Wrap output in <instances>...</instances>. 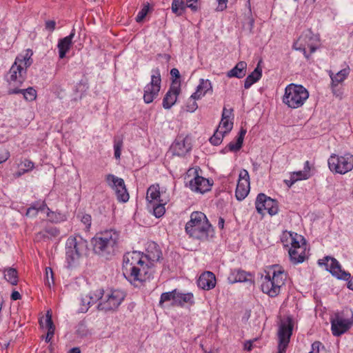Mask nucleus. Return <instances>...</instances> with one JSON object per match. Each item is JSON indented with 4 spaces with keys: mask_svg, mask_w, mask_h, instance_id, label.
Listing matches in <instances>:
<instances>
[{
    "mask_svg": "<svg viewBox=\"0 0 353 353\" xmlns=\"http://www.w3.org/2000/svg\"><path fill=\"white\" fill-rule=\"evenodd\" d=\"M247 63L245 61H239L236 65L227 72V77L229 78L236 77L241 79L246 74Z\"/></svg>",
    "mask_w": 353,
    "mask_h": 353,
    "instance_id": "obj_27",
    "label": "nucleus"
},
{
    "mask_svg": "<svg viewBox=\"0 0 353 353\" xmlns=\"http://www.w3.org/2000/svg\"><path fill=\"white\" fill-rule=\"evenodd\" d=\"M76 334L83 338L85 336H87L88 334H90V332L88 329L87 328V326L83 323H79L77 325V329L76 330Z\"/></svg>",
    "mask_w": 353,
    "mask_h": 353,
    "instance_id": "obj_46",
    "label": "nucleus"
},
{
    "mask_svg": "<svg viewBox=\"0 0 353 353\" xmlns=\"http://www.w3.org/2000/svg\"><path fill=\"white\" fill-rule=\"evenodd\" d=\"M309 97V92L302 85L290 83L285 88L283 103L288 107L296 109L303 105Z\"/></svg>",
    "mask_w": 353,
    "mask_h": 353,
    "instance_id": "obj_5",
    "label": "nucleus"
},
{
    "mask_svg": "<svg viewBox=\"0 0 353 353\" xmlns=\"http://www.w3.org/2000/svg\"><path fill=\"white\" fill-rule=\"evenodd\" d=\"M319 264L324 265L325 269L337 279L349 281L348 288L353 290V277L350 279V274L341 269L340 263L336 259L325 256L323 259L319 261Z\"/></svg>",
    "mask_w": 353,
    "mask_h": 353,
    "instance_id": "obj_11",
    "label": "nucleus"
},
{
    "mask_svg": "<svg viewBox=\"0 0 353 353\" xmlns=\"http://www.w3.org/2000/svg\"><path fill=\"white\" fill-rule=\"evenodd\" d=\"M187 4L183 0H173L172 3V11L177 16H181L187 8Z\"/></svg>",
    "mask_w": 353,
    "mask_h": 353,
    "instance_id": "obj_39",
    "label": "nucleus"
},
{
    "mask_svg": "<svg viewBox=\"0 0 353 353\" xmlns=\"http://www.w3.org/2000/svg\"><path fill=\"white\" fill-rule=\"evenodd\" d=\"M288 234L290 244L288 254L290 261L293 264L301 263L307 258L305 241L303 236L297 233L290 232Z\"/></svg>",
    "mask_w": 353,
    "mask_h": 353,
    "instance_id": "obj_7",
    "label": "nucleus"
},
{
    "mask_svg": "<svg viewBox=\"0 0 353 353\" xmlns=\"http://www.w3.org/2000/svg\"><path fill=\"white\" fill-rule=\"evenodd\" d=\"M11 299L13 301H17L21 299V294L17 291H14L11 294Z\"/></svg>",
    "mask_w": 353,
    "mask_h": 353,
    "instance_id": "obj_64",
    "label": "nucleus"
},
{
    "mask_svg": "<svg viewBox=\"0 0 353 353\" xmlns=\"http://www.w3.org/2000/svg\"><path fill=\"white\" fill-rule=\"evenodd\" d=\"M149 10L148 6H144L143 8L139 12L136 17V21L137 22H141L143 20V19L147 15Z\"/></svg>",
    "mask_w": 353,
    "mask_h": 353,
    "instance_id": "obj_51",
    "label": "nucleus"
},
{
    "mask_svg": "<svg viewBox=\"0 0 353 353\" xmlns=\"http://www.w3.org/2000/svg\"><path fill=\"white\" fill-rule=\"evenodd\" d=\"M88 242L80 236H70L65 243V259L67 267L72 268L78 263L79 259L85 254Z\"/></svg>",
    "mask_w": 353,
    "mask_h": 353,
    "instance_id": "obj_4",
    "label": "nucleus"
},
{
    "mask_svg": "<svg viewBox=\"0 0 353 353\" xmlns=\"http://www.w3.org/2000/svg\"><path fill=\"white\" fill-rule=\"evenodd\" d=\"M31 50H26L24 54L18 55L8 71L6 79L10 88H20L26 79L27 69L32 64Z\"/></svg>",
    "mask_w": 353,
    "mask_h": 353,
    "instance_id": "obj_2",
    "label": "nucleus"
},
{
    "mask_svg": "<svg viewBox=\"0 0 353 353\" xmlns=\"http://www.w3.org/2000/svg\"><path fill=\"white\" fill-rule=\"evenodd\" d=\"M331 330L335 336H339L345 333L351 327L352 322L339 316L331 319Z\"/></svg>",
    "mask_w": 353,
    "mask_h": 353,
    "instance_id": "obj_19",
    "label": "nucleus"
},
{
    "mask_svg": "<svg viewBox=\"0 0 353 353\" xmlns=\"http://www.w3.org/2000/svg\"><path fill=\"white\" fill-rule=\"evenodd\" d=\"M233 127V122L228 119L221 118L218 130L222 131L223 133L227 134L231 131Z\"/></svg>",
    "mask_w": 353,
    "mask_h": 353,
    "instance_id": "obj_44",
    "label": "nucleus"
},
{
    "mask_svg": "<svg viewBox=\"0 0 353 353\" xmlns=\"http://www.w3.org/2000/svg\"><path fill=\"white\" fill-rule=\"evenodd\" d=\"M228 0H218V3H219V6H218V10H223L224 9L226 8V3H227Z\"/></svg>",
    "mask_w": 353,
    "mask_h": 353,
    "instance_id": "obj_63",
    "label": "nucleus"
},
{
    "mask_svg": "<svg viewBox=\"0 0 353 353\" xmlns=\"http://www.w3.org/2000/svg\"><path fill=\"white\" fill-rule=\"evenodd\" d=\"M40 324L42 325V327L46 328L47 330L54 326L52 319V315L49 312H47L45 317V325H43L42 320L40 321Z\"/></svg>",
    "mask_w": 353,
    "mask_h": 353,
    "instance_id": "obj_50",
    "label": "nucleus"
},
{
    "mask_svg": "<svg viewBox=\"0 0 353 353\" xmlns=\"http://www.w3.org/2000/svg\"><path fill=\"white\" fill-rule=\"evenodd\" d=\"M105 180L108 185L115 192L119 201L125 203L128 201L129 194L123 179L109 174L106 175Z\"/></svg>",
    "mask_w": 353,
    "mask_h": 353,
    "instance_id": "obj_13",
    "label": "nucleus"
},
{
    "mask_svg": "<svg viewBox=\"0 0 353 353\" xmlns=\"http://www.w3.org/2000/svg\"><path fill=\"white\" fill-rule=\"evenodd\" d=\"M4 278L11 285H17L18 282V273L17 270L12 268H8L5 269Z\"/></svg>",
    "mask_w": 353,
    "mask_h": 353,
    "instance_id": "obj_36",
    "label": "nucleus"
},
{
    "mask_svg": "<svg viewBox=\"0 0 353 353\" xmlns=\"http://www.w3.org/2000/svg\"><path fill=\"white\" fill-rule=\"evenodd\" d=\"M186 1H187L188 8H190L193 11H196L197 10V6L194 3H196L198 0H186Z\"/></svg>",
    "mask_w": 353,
    "mask_h": 353,
    "instance_id": "obj_58",
    "label": "nucleus"
},
{
    "mask_svg": "<svg viewBox=\"0 0 353 353\" xmlns=\"http://www.w3.org/2000/svg\"><path fill=\"white\" fill-rule=\"evenodd\" d=\"M307 34H301L296 42L293 44V48L296 50H299L303 52L304 56L308 59L309 56L306 53V43L305 42Z\"/></svg>",
    "mask_w": 353,
    "mask_h": 353,
    "instance_id": "obj_37",
    "label": "nucleus"
},
{
    "mask_svg": "<svg viewBox=\"0 0 353 353\" xmlns=\"http://www.w3.org/2000/svg\"><path fill=\"white\" fill-rule=\"evenodd\" d=\"M39 202H36L34 203H33L27 210V212H26V215L27 216H30L31 214L32 215H36L37 214L38 212L39 211Z\"/></svg>",
    "mask_w": 353,
    "mask_h": 353,
    "instance_id": "obj_52",
    "label": "nucleus"
},
{
    "mask_svg": "<svg viewBox=\"0 0 353 353\" xmlns=\"http://www.w3.org/2000/svg\"><path fill=\"white\" fill-rule=\"evenodd\" d=\"M250 191V176L246 170H241L239 175V180L235 191L236 199L242 201Z\"/></svg>",
    "mask_w": 353,
    "mask_h": 353,
    "instance_id": "obj_17",
    "label": "nucleus"
},
{
    "mask_svg": "<svg viewBox=\"0 0 353 353\" xmlns=\"http://www.w3.org/2000/svg\"><path fill=\"white\" fill-rule=\"evenodd\" d=\"M322 343L319 341H315L312 345V350L309 353H319L320 347Z\"/></svg>",
    "mask_w": 353,
    "mask_h": 353,
    "instance_id": "obj_57",
    "label": "nucleus"
},
{
    "mask_svg": "<svg viewBox=\"0 0 353 353\" xmlns=\"http://www.w3.org/2000/svg\"><path fill=\"white\" fill-rule=\"evenodd\" d=\"M180 92V81L172 80L170 88L163 99V107L165 109H170L176 103Z\"/></svg>",
    "mask_w": 353,
    "mask_h": 353,
    "instance_id": "obj_18",
    "label": "nucleus"
},
{
    "mask_svg": "<svg viewBox=\"0 0 353 353\" xmlns=\"http://www.w3.org/2000/svg\"><path fill=\"white\" fill-rule=\"evenodd\" d=\"M232 109L228 110L225 108H224L223 110L222 118L225 117V119H230V117L232 114Z\"/></svg>",
    "mask_w": 353,
    "mask_h": 353,
    "instance_id": "obj_62",
    "label": "nucleus"
},
{
    "mask_svg": "<svg viewBox=\"0 0 353 353\" xmlns=\"http://www.w3.org/2000/svg\"><path fill=\"white\" fill-rule=\"evenodd\" d=\"M122 146H123L122 140L115 139L114 141V157L117 159H120Z\"/></svg>",
    "mask_w": 353,
    "mask_h": 353,
    "instance_id": "obj_47",
    "label": "nucleus"
},
{
    "mask_svg": "<svg viewBox=\"0 0 353 353\" xmlns=\"http://www.w3.org/2000/svg\"><path fill=\"white\" fill-rule=\"evenodd\" d=\"M9 94H22L23 98L28 101H32L37 98V91L32 87L27 89H20L19 88H9L8 90Z\"/></svg>",
    "mask_w": 353,
    "mask_h": 353,
    "instance_id": "obj_26",
    "label": "nucleus"
},
{
    "mask_svg": "<svg viewBox=\"0 0 353 353\" xmlns=\"http://www.w3.org/2000/svg\"><path fill=\"white\" fill-rule=\"evenodd\" d=\"M59 230L56 227H47L36 234L37 240L50 239L59 235Z\"/></svg>",
    "mask_w": 353,
    "mask_h": 353,
    "instance_id": "obj_33",
    "label": "nucleus"
},
{
    "mask_svg": "<svg viewBox=\"0 0 353 353\" xmlns=\"http://www.w3.org/2000/svg\"><path fill=\"white\" fill-rule=\"evenodd\" d=\"M103 290L99 289L86 295V296H88V301L91 305L96 303L97 301H99V303L101 302V299L103 298Z\"/></svg>",
    "mask_w": 353,
    "mask_h": 353,
    "instance_id": "obj_43",
    "label": "nucleus"
},
{
    "mask_svg": "<svg viewBox=\"0 0 353 353\" xmlns=\"http://www.w3.org/2000/svg\"><path fill=\"white\" fill-rule=\"evenodd\" d=\"M9 157V151L4 147H0V164L7 161Z\"/></svg>",
    "mask_w": 353,
    "mask_h": 353,
    "instance_id": "obj_53",
    "label": "nucleus"
},
{
    "mask_svg": "<svg viewBox=\"0 0 353 353\" xmlns=\"http://www.w3.org/2000/svg\"><path fill=\"white\" fill-rule=\"evenodd\" d=\"M151 81L144 88L143 100L146 103H152L157 97L161 88V74L159 68L152 70Z\"/></svg>",
    "mask_w": 353,
    "mask_h": 353,
    "instance_id": "obj_12",
    "label": "nucleus"
},
{
    "mask_svg": "<svg viewBox=\"0 0 353 353\" xmlns=\"http://www.w3.org/2000/svg\"><path fill=\"white\" fill-rule=\"evenodd\" d=\"M154 273L153 267L147 262L133 266L123 272L125 277L135 286L150 279Z\"/></svg>",
    "mask_w": 353,
    "mask_h": 353,
    "instance_id": "obj_8",
    "label": "nucleus"
},
{
    "mask_svg": "<svg viewBox=\"0 0 353 353\" xmlns=\"http://www.w3.org/2000/svg\"><path fill=\"white\" fill-rule=\"evenodd\" d=\"M146 199L148 204H152L161 201L160 199V190L158 184L152 185L148 188L146 194Z\"/></svg>",
    "mask_w": 353,
    "mask_h": 353,
    "instance_id": "obj_32",
    "label": "nucleus"
},
{
    "mask_svg": "<svg viewBox=\"0 0 353 353\" xmlns=\"http://www.w3.org/2000/svg\"><path fill=\"white\" fill-rule=\"evenodd\" d=\"M212 90L211 81L208 79H201L196 91L191 95L192 99H199L209 90Z\"/></svg>",
    "mask_w": 353,
    "mask_h": 353,
    "instance_id": "obj_25",
    "label": "nucleus"
},
{
    "mask_svg": "<svg viewBox=\"0 0 353 353\" xmlns=\"http://www.w3.org/2000/svg\"><path fill=\"white\" fill-rule=\"evenodd\" d=\"M146 262L144 259V255L137 251L127 252L123 256V272L127 271L128 269L133 266H139V264H143Z\"/></svg>",
    "mask_w": 353,
    "mask_h": 353,
    "instance_id": "obj_20",
    "label": "nucleus"
},
{
    "mask_svg": "<svg viewBox=\"0 0 353 353\" xmlns=\"http://www.w3.org/2000/svg\"><path fill=\"white\" fill-rule=\"evenodd\" d=\"M247 272L243 270H233L230 272L228 279L230 283L245 282L247 281Z\"/></svg>",
    "mask_w": 353,
    "mask_h": 353,
    "instance_id": "obj_35",
    "label": "nucleus"
},
{
    "mask_svg": "<svg viewBox=\"0 0 353 353\" xmlns=\"http://www.w3.org/2000/svg\"><path fill=\"white\" fill-rule=\"evenodd\" d=\"M185 229L190 237L201 241L207 240L213 231L205 214L198 211L191 214Z\"/></svg>",
    "mask_w": 353,
    "mask_h": 353,
    "instance_id": "obj_3",
    "label": "nucleus"
},
{
    "mask_svg": "<svg viewBox=\"0 0 353 353\" xmlns=\"http://www.w3.org/2000/svg\"><path fill=\"white\" fill-rule=\"evenodd\" d=\"M255 206L257 212L261 214H263L264 210H267L271 216L276 214L279 211L277 201L263 193L258 194L255 201Z\"/></svg>",
    "mask_w": 353,
    "mask_h": 353,
    "instance_id": "obj_15",
    "label": "nucleus"
},
{
    "mask_svg": "<svg viewBox=\"0 0 353 353\" xmlns=\"http://www.w3.org/2000/svg\"><path fill=\"white\" fill-rule=\"evenodd\" d=\"M256 341V339L254 340H250V341H247L246 342H245L244 343V350H247V351H251L252 350V347H253V343Z\"/></svg>",
    "mask_w": 353,
    "mask_h": 353,
    "instance_id": "obj_60",
    "label": "nucleus"
},
{
    "mask_svg": "<svg viewBox=\"0 0 353 353\" xmlns=\"http://www.w3.org/2000/svg\"><path fill=\"white\" fill-rule=\"evenodd\" d=\"M55 21H48L46 22V28L50 31H53L55 28Z\"/></svg>",
    "mask_w": 353,
    "mask_h": 353,
    "instance_id": "obj_61",
    "label": "nucleus"
},
{
    "mask_svg": "<svg viewBox=\"0 0 353 353\" xmlns=\"http://www.w3.org/2000/svg\"><path fill=\"white\" fill-rule=\"evenodd\" d=\"M146 251L147 254L144 255V259L153 267L154 263L159 261L162 258L161 250L157 243L152 242L149 243Z\"/></svg>",
    "mask_w": 353,
    "mask_h": 353,
    "instance_id": "obj_22",
    "label": "nucleus"
},
{
    "mask_svg": "<svg viewBox=\"0 0 353 353\" xmlns=\"http://www.w3.org/2000/svg\"><path fill=\"white\" fill-rule=\"evenodd\" d=\"M262 76V69L258 65L254 71L250 74L244 82V88L249 89L254 83L257 82Z\"/></svg>",
    "mask_w": 353,
    "mask_h": 353,
    "instance_id": "obj_31",
    "label": "nucleus"
},
{
    "mask_svg": "<svg viewBox=\"0 0 353 353\" xmlns=\"http://www.w3.org/2000/svg\"><path fill=\"white\" fill-rule=\"evenodd\" d=\"M125 297L123 291L119 290H110L103 291L101 302L99 303L97 308L101 311L115 310L121 305Z\"/></svg>",
    "mask_w": 353,
    "mask_h": 353,
    "instance_id": "obj_9",
    "label": "nucleus"
},
{
    "mask_svg": "<svg viewBox=\"0 0 353 353\" xmlns=\"http://www.w3.org/2000/svg\"><path fill=\"white\" fill-rule=\"evenodd\" d=\"M225 134L222 131L217 129L213 136L210 138V142L214 145H219L222 142Z\"/></svg>",
    "mask_w": 353,
    "mask_h": 353,
    "instance_id": "obj_45",
    "label": "nucleus"
},
{
    "mask_svg": "<svg viewBox=\"0 0 353 353\" xmlns=\"http://www.w3.org/2000/svg\"><path fill=\"white\" fill-rule=\"evenodd\" d=\"M349 72L350 68L348 67L339 71L335 74L332 71H330L329 74L332 79V88H334L337 86L339 83H342L347 77Z\"/></svg>",
    "mask_w": 353,
    "mask_h": 353,
    "instance_id": "obj_30",
    "label": "nucleus"
},
{
    "mask_svg": "<svg viewBox=\"0 0 353 353\" xmlns=\"http://www.w3.org/2000/svg\"><path fill=\"white\" fill-rule=\"evenodd\" d=\"M195 100L196 99H192L191 97L190 98L186 105L187 111L193 112L197 109L198 105Z\"/></svg>",
    "mask_w": 353,
    "mask_h": 353,
    "instance_id": "obj_54",
    "label": "nucleus"
},
{
    "mask_svg": "<svg viewBox=\"0 0 353 353\" xmlns=\"http://www.w3.org/2000/svg\"><path fill=\"white\" fill-rule=\"evenodd\" d=\"M55 331V326L48 329L47 334L46 336V342L49 343L51 341Z\"/></svg>",
    "mask_w": 353,
    "mask_h": 353,
    "instance_id": "obj_56",
    "label": "nucleus"
},
{
    "mask_svg": "<svg viewBox=\"0 0 353 353\" xmlns=\"http://www.w3.org/2000/svg\"><path fill=\"white\" fill-rule=\"evenodd\" d=\"M165 203H163V201H157V203H154L152 204H148V208H152L153 210V214L154 215L159 218L162 216L165 212Z\"/></svg>",
    "mask_w": 353,
    "mask_h": 353,
    "instance_id": "obj_38",
    "label": "nucleus"
},
{
    "mask_svg": "<svg viewBox=\"0 0 353 353\" xmlns=\"http://www.w3.org/2000/svg\"><path fill=\"white\" fill-rule=\"evenodd\" d=\"M170 74L172 78H174L173 80L179 81L178 79L180 78V73L178 69L172 68L170 70Z\"/></svg>",
    "mask_w": 353,
    "mask_h": 353,
    "instance_id": "obj_59",
    "label": "nucleus"
},
{
    "mask_svg": "<svg viewBox=\"0 0 353 353\" xmlns=\"http://www.w3.org/2000/svg\"><path fill=\"white\" fill-rule=\"evenodd\" d=\"M120 239V232L116 230L101 232L92 239L93 251L102 257L111 259L118 251Z\"/></svg>",
    "mask_w": 353,
    "mask_h": 353,
    "instance_id": "obj_1",
    "label": "nucleus"
},
{
    "mask_svg": "<svg viewBox=\"0 0 353 353\" xmlns=\"http://www.w3.org/2000/svg\"><path fill=\"white\" fill-rule=\"evenodd\" d=\"M197 285L199 288L204 290H210L216 285V276L211 272H205L199 276Z\"/></svg>",
    "mask_w": 353,
    "mask_h": 353,
    "instance_id": "obj_23",
    "label": "nucleus"
},
{
    "mask_svg": "<svg viewBox=\"0 0 353 353\" xmlns=\"http://www.w3.org/2000/svg\"><path fill=\"white\" fill-rule=\"evenodd\" d=\"M88 301H89L88 296H86V295L81 298V307L79 309V311L81 312L84 313V312H86L88 310L90 306L91 305Z\"/></svg>",
    "mask_w": 353,
    "mask_h": 353,
    "instance_id": "obj_49",
    "label": "nucleus"
},
{
    "mask_svg": "<svg viewBox=\"0 0 353 353\" xmlns=\"http://www.w3.org/2000/svg\"><path fill=\"white\" fill-rule=\"evenodd\" d=\"M175 297H176V289L173 290L171 292L162 293L161 295V297H160V300H159V305L162 306L164 303L168 302V301H172L171 305L174 306Z\"/></svg>",
    "mask_w": 353,
    "mask_h": 353,
    "instance_id": "obj_40",
    "label": "nucleus"
},
{
    "mask_svg": "<svg viewBox=\"0 0 353 353\" xmlns=\"http://www.w3.org/2000/svg\"><path fill=\"white\" fill-rule=\"evenodd\" d=\"M54 284L53 272L51 268H46V285L48 287Z\"/></svg>",
    "mask_w": 353,
    "mask_h": 353,
    "instance_id": "obj_48",
    "label": "nucleus"
},
{
    "mask_svg": "<svg viewBox=\"0 0 353 353\" xmlns=\"http://www.w3.org/2000/svg\"><path fill=\"white\" fill-rule=\"evenodd\" d=\"M47 216L52 222L54 223H60L66 219L65 214L51 211L49 208H48Z\"/></svg>",
    "mask_w": 353,
    "mask_h": 353,
    "instance_id": "obj_41",
    "label": "nucleus"
},
{
    "mask_svg": "<svg viewBox=\"0 0 353 353\" xmlns=\"http://www.w3.org/2000/svg\"><path fill=\"white\" fill-rule=\"evenodd\" d=\"M187 138L179 137L171 146V150L174 155L183 157L191 150V144L188 143Z\"/></svg>",
    "mask_w": 353,
    "mask_h": 353,
    "instance_id": "obj_21",
    "label": "nucleus"
},
{
    "mask_svg": "<svg viewBox=\"0 0 353 353\" xmlns=\"http://www.w3.org/2000/svg\"><path fill=\"white\" fill-rule=\"evenodd\" d=\"M245 134H246V130L241 128L239 133L238 137H236V142L235 143H234L233 141L230 142L228 144L225 149L228 148L231 152L239 151L243 145V139H244V137H245Z\"/></svg>",
    "mask_w": 353,
    "mask_h": 353,
    "instance_id": "obj_34",
    "label": "nucleus"
},
{
    "mask_svg": "<svg viewBox=\"0 0 353 353\" xmlns=\"http://www.w3.org/2000/svg\"><path fill=\"white\" fill-rule=\"evenodd\" d=\"M330 170L335 173L344 174L353 168V155L346 153L339 156L332 154L327 160Z\"/></svg>",
    "mask_w": 353,
    "mask_h": 353,
    "instance_id": "obj_10",
    "label": "nucleus"
},
{
    "mask_svg": "<svg viewBox=\"0 0 353 353\" xmlns=\"http://www.w3.org/2000/svg\"><path fill=\"white\" fill-rule=\"evenodd\" d=\"M287 274L284 270H274L272 274L269 273L262 278L261 290L270 297H275L280 293L281 288L284 285Z\"/></svg>",
    "mask_w": 353,
    "mask_h": 353,
    "instance_id": "obj_6",
    "label": "nucleus"
},
{
    "mask_svg": "<svg viewBox=\"0 0 353 353\" xmlns=\"http://www.w3.org/2000/svg\"><path fill=\"white\" fill-rule=\"evenodd\" d=\"M34 168V164L32 161L25 159L20 163V168L18 175L21 176V174L26 172H30Z\"/></svg>",
    "mask_w": 353,
    "mask_h": 353,
    "instance_id": "obj_42",
    "label": "nucleus"
},
{
    "mask_svg": "<svg viewBox=\"0 0 353 353\" xmlns=\"http://www.w3.org/2000/svg\"><path fill=\"white\" fill-rule=\"evenodd\" d=\"M311 176L310 174V165L308 161H306L304 164L303 170L294 172L291 174V183L292 185L299 180H305Z\"/></svg>",
    "mask_w": 353,
    "mask_h": 353,
    "instance_id": "obj_28",
    "label": "nucleus"
},
{
    "mask_svg": "<svg viewBox=\"0 0 353 353\" xmlns=\"http://www.w3.org/2000/svg\"><path fill=\"white\" fill-rule=\"evenodd\" d=\"M185 303L190 305L194 303L193 294L191 292L181 293L176 289L174 306L183 307Z\"/></svg>",
    "mask_w": 353,
    "mask_h": 353,
    "instance_id": "obj_29",
    "label": "nucleus"
},
{
    "mask_svg": "<svg viewBox=\"0 0 353 353\" xmlns=\"http://www.w3.org/2000/svg\"><path fill=\"white\" fill-rule=\"evenodd\" d=\"M194 174V176L189 181V188L193 192L203 194L211 190L213 184L212 181L199 176L197 170L190 169L188 170V174Z\"/></svg>",
    "mask_w": 353,
    "mask_h": 353,
    "instance_id": "obj_16",
    "label": "nucleus"
},
{
    "mask_svg": "<svg viewBox=\"0 0 353 353\" xmlns=\"http://www.w3.org/2000/svg\"><path fill=\"white\" fill-rule=\"evenodd\" d=\"M81 221L85 225L86 228H89L90 227L92 223V218L90 214H83L81 216Z\"/></svg>",
    "mask_w": 353,
    "mask_h": 353,
    "instance_id": "obj_55",
    "label": "nucleus"
},
{
    "mask_svg": "<svg viewBox=\"0 0 353 353\" xmlns=\"http://www.w3.org/2000/svg\"><path fill=\"white\" fill-rule=\"evenodd\" d=\"M292 329L293 323L291 319L288 318L287 321L281 322L278 331V353L285 352L292 334Z\"/></svg>",
    "mask_w": 353,
    "mask_h": 353,
    "instance_id": "obj_14",
    "label": "nucleus"
},
{
    "mask_svg": "<svg viewBox=\"0 0 353 353\" xmlns=\"http://www.w3.org/2000/svg\"><path fill=\"white\" fill-rule=\"evenodd\" d=\"M75 35V30L72 29L70 34L59 41L57 47L59 49V56L60 59H63L66 53L70 49L72 44V39Z\"/></svg>",
    "mask_w": 353,
    "mask_h": 353,
    "instance_id": "obj_24",
    "label": "nucleus"
}]
</instances>
